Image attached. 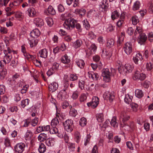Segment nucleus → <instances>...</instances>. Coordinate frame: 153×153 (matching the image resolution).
I'll return each instance as SVG.
<instances>
[{
    "instance_id": "obj_1",
    "label": "nucleus",
    "mask_w": 153,
    "mask_h": 153,
    "mask_svg": "<svg viewBox=\"0 0 153 153\" xmlns=\"http://www.w3.org/2000/svg\"><path fill=\"white\" fill-rule=\"evenodd\" d=\"M146 77L145 74L143 73L138 71H136L134 74L132 78L133 80L137 81L144 80Z\"/></svg>"
},
{
    "instance_id": "obj_2",
    "label": "nucleus",
    "mask_w": 153,
    "mask_h": 153,
    "mask_svg": "<svg viewBox=\"0 0 153 153\" xmlns=\"http://www.w3.org/2000/svg\"><path fill=\"white\" fill-rule=\"evenodd\" d=\"M111 17L112 19H116L119 18H120L121 19L128 18L127 16L126 12H123L120 15V13L116 10H114L111 13Z\"/></svg>"
},
{
    "instance_id": "obj_3",
    "label": "nucleus",
    "mask_w": 153,
    "mask_h": 153,
    "mask_svg": "<svg viewBox=\"0 0 153 153\" xmlns=\"http://www.w3.org/2000/svg\"><path fill=\"white\" fill-rule=\"evenodd\" d=\"M65 130L67 132H71L74 128L73 122L71 120H67L63 123Z\"/></svg>"
},
{
    "instance_id": "obj_4",
    "label": "nucleus",
    "mask_w": 153,
    "mask_h": 153,
    "mask_svg": "<svg viewBox=\"0 0 153 153\" xmlns=\"http://www.w3.org/2000/svg\"><path fill=\"white\" fill-rule=\"evenodd\" d=\"M102 75L103 80L106 82H109L111 81V73L110 72L108 68L103 69L102 71Z\"/></svg>"
},
{
    "instance_id": "obj_5",
    "label": "nucleus",
    "mask_w": 153,
    "mask_h": 153,
    "mask_svg": "<svg viewBox=\"0 0 153 153\" xmlns=\"http://www.w3.org/2000/svg\"><path fill=\"white\" fill-rule=\"evenodd\" d=\"M26 145L23 143H17L14 146V150L16 153H22L25 151Z\"/></svg>"
},
{
    "instance_id": "obj_6",
    "label": "nucleus",
    "mask_w": 153,
    "mask_h": 153,
    "mask_svg": "<svg viewBox=\"0 0 153 153\" xmlns=\"http://www.w3.org/2000/svg\"><path fill=\"white\" fill-rule=\"evenodd\" d=\"M133 45L130 42H126L124 45L123 49L125 53L128 55H130L132 52Z\"/></svg>"
},
{
    "instance_id": "obj_7",
    "label": "nucleus",
    "mask_w": 153,
    "mask_h": 153,
    "mask_svg": "<svg viewBox=\"0 0 153 153\" xmlns=\"http://www.w3.org/2000/svg\"><path fill=\"white\" fill-rule=\"evenodd\" d=\"M76 20H65L63 24L67 29L70 30L74 27Z\"/></svg>"
},
{
    "instance_id": "obj_8",
    "label": "nucleus",
    "mask_w": 153,
    "mask_h": 153,
    "mask_svg": "<svg viewBox=\"0 0 153 153\" xmlns=\"http://www.w3.org/2000/svg\"><path fill=\"white\" fill-rule=\"evenodd\" d=\"M99 103V99L96 96L94 97L91 102L87 103V105L88 107L94 108L98 105Z\"/></svg>"
},
{
    "instance_id": "obj_9",
    "label": "nucleus",
    "mask_w": 153,
    "mask_h": 153,
    "mask_svg": "<svg viewBox=\"0 0 153 153\" xmlns=\"http://www.w3.org/2000/svg\"><path fill=\"white\" fill-rule=\"evenodd\" d=\"M103 97L105 99L109 100L110 102H111L114 99V92H105L104 94Z\"/></svg>"
},
{
    "instance_id": "obj_10",
    "label": "nucleus",
    "mask_w": 153,
    "mask_h": 153,
    "mask_svg": "<svg viewBox=\"0 0 153 153\" xmlns=\"http://www.w3.org/2000/svg\"><path fill=\"white\" fill-rule=\"evenodd\" d=\"M108 4L107 0H102L100 4V10L104 12H106L108 6Z\"/></svg>"
},
{
    "instance_id": "obj_11",
    "label": "nucleus",
    "mask_w": 153,
    "mask_h": 153,
    "mask_svg": "<svg viewBox=\"0 0 153 153\" xmlns=\"http://www.w3.org/2000/svg\"><path fill=\"white\" fill-rule=\"evenodd\" d=\"M143 59V58L142 54L139 52L137 53L133 57V61L136 64H138L140 62H141Z\"/></svg>"
},
{
    "instance_id": "obj_12",
    "label": "nucleus",
    "mask_w": 153,
    "mask_h": 153,
    "mask_svg": "<svg viewBox=\"0 0 153 153\" xmlns=\"http://www.w3.org/2000/svg\"><path fill=\"white\" fill-rule=\"evenodd\" d=\"M58 97L60 99L62 100L67 99L69 97L68 91H60L58 94Z\"/></svg>"
},
{
    "instance_id": "obj_13",
    "label": "nucleus",
    "mask_w": 153,
    "mask_h": 153,
    "mask_svg": "<svg viewBox=\"0 0 153 153\" xmlns=\"http://www.w3.org/2000/svg\"><path fill=\"white\" fill-rule=\"evenodd\" d=\"M147 37L145 33H144L140 34L137 39L138 43L141 45L143 44L146 40Z\"/></svg>"
},
{
    "instance_id": "obj_14",
    "label": "nucleus",
    "mask_w": 153,
    "mask_h": 153,
    "mask_svg": "<svg viewBox=\"0 0 153 153\" xmlns=\"http://www.w3.org/2000/svg\"><path fill=\"white\" fill-rule=\"evenodd\" d=\"M88 74L89 78L93 80H97L98 79L99 76L97 73L89 71L88 72Z\"/></svg>"
},
{
    "instance_id": "obj_15",
    "label": "nucleus",
    "mask_w": 153,
    "mask_h": 153,
    "mask_svg": "<svg viewBox=\"0 0 153 153\" xmlns=\"http://www.w3.org/2000/svg\"><path fill=\"white\" fill-rule=\"evenodd\" d=\"M21 51L23 53L25 57L27 59H32L34 58L33 56L30 55L27 53L26 48L24 45H22L21 46Z\"/></svg>"
},
{
    "instance_id": "obj_16",
    "label": "nucleus",
    "mask_w": 153,
    "mask_h": 153,
    "mask_svg": "<svg viewBox=\"0 0 153 153\" xmlns=\"http://www.w3.org/2000/svg\"><path fill=\"white\" fill-rule=\"evenodd\" d=\"M28 42L30 47L33 48L36 46L37 44L38 40L35 38L31 37L28 39Z\"/></svg>"
},
{
    "instance_id": "obj_17",
    "label": "nucleus",
    "mask_w": 153,
    "mask_h": 153,
    "mask_svg": "<svg viewBox=\"0 0 153 153\" xmlns=\"http://www.w3.org/2000/svg\"><path fill=\"white\" fill-rule=\"evenodd\" d=\"M36 11L33 7L29 8L26 11L27 15L30 17H35L36 14Z\"/></svg>"
},
{
    "instance_id": "obj_18",
    "label": "nucleus",
    "mask_w": 153,
    "mask_h": 153,
    "mask_svg": "<svg viewBox=\"0 0 153 153\" xmlns=\"http://www.w3.org/2000/svg\"><path fill=\"white\" fill-rule=\"evenodd\" d=\"M59 116L60 114L59 113H56V117H55L51 121V125L52 127H57L59 123V122L57 117H58L59 119H60Z\"/></svg>"
},
{
    "instance_id": "obj_19",
    "label": "nucleus",
    "mask_w": 153,
    "mask_h": 153,
    "mask_svg": "<svg viewBox=\"0 0 153 153\" xmlns=\"http://www.w3.org/2000/svg\"><path fill=\"white\" fill-rule=\"evenodd\" d=\"M101 56L103 58L109 59L111 56V54L110 52L106 51L104 49H103L102 50Z\"/></svg>"
},
{
    "instance_id": "obj_20",
    "label": "nucleus",
    "mask_w": 153,
    "mask_h": 153,
    "mask_svg": "<svg viewBox=\"0 0 153 153\" xmlns=\"http://www.w3.org/2000/svg\"><path fill=\"white\" fill-rule=\"evenodd\" d=\"M130 117L125 112H122L121 113L120 116V120L123 123L128 121L130 119Z\"/></svg>"
},
{
    "instance_id": "obj_21",
    "label": "nucleus",
    "mask_w": 153,
    "mask_h": 153,
    "mask_svg": "<svg viewBox=\"0 0 153 153\" xmlns=\"http://www.w3.org/2000/svg\"><path fill=\"white\" fill-rule=\"evenodd\" d=\"M58 87V85L57 83L55 82H53L49 85V89L50 91L53 92L57 89Z\"/></svg>"
},
{
    "instance_id": "obj_22",
    "label": "nucleus",
    "mask_w": 153,
    "mask_h": 153,
    "mask_svg": "<svg viewBox=\"0 0 153 153\" xmlns=\"http://www.w3.org/2000/svg\"><path fill=\"white\" fill-rule=\"evenodd\" d=\"M70 56H68L66 54L62 56L61 58V62L65 64H68L70 62Z\"/></svg>"
},
{
    "instance_id": "obj_23",
    "label": "nucleus",
    "mask_w": 153,
    "mask_h": 153,
    "mask_svg": "<svg viewBox=\"0 0 153 153\" xmlns=\"http://www.w3.org/2000/svg\"><path fill=\"white\" fill-rule=\"evenodd\" d=\"M40 34V31L37 29L33 30L30 33V36L32 37L35 38L39 36Z\"/></svg>"
},
{
    "instance_id": "obj_24",
    "label": "nucleus",
    "mask_w": 153,
    "mask_h": 153,
    "mask_svg": "<svg viewBox=\"0 0 153 153\" xmlns=\"http://www.w3.org/2000/svg\"><path fill=\"white\" fill-rule=\"evenodd\" d=\"M85 82V78L83 76L81 77V79H79L78 82L79 87L82 90L84 88Z\"/></svg>"
},
{
    "instance_id": "obj_25",
    "label": "nucleus",
    "mask_w": 153,
    "mask_h": 153,
    "mask_svg": "<svg viewBox=\"0 0 153 153\" xmlns=\"http://www.w3.org/2000/svg\"><path fill=\"white\" fill-rule=\"evenodd\" d=\"M19 76V75L17 74L13 75L11 79H10L8 80L9 82H10V84L11 85L15 84L16 83L15 79L18 78Z\"/></svg>"
},
{
    "instance_id": "obj_26",
    "label": "nucleus",
    "mask_w": 153,
    "mask_h": 153,
    "mask_svg": "<svg viewBox=\"0 0 153 153\" xmlns=\"http://www.w3.org/2000/svg\"><path fill=\"white\" fill-rule=\"evenodd\" d=\"M55 142L54 138H49L46 140V144L48 146H54Z\"/></svg>"
},
{
    "instance_id": "obj_27",
    "label": "nucleus",
    "mask_w": 153,
    "mask_h": 153,
    "mask_svg": "<svg viewBox=\"0 0 153 153\" xmlns=\"http://www.w3.org/2000/svg\"><path fill=\"white\" fill-rule=\"evenodd\" d=\"M135 95L137 97L140 99L143 97L144 93L141 90L137 89L135 90Z\"/></svg>"
},
{
    "instance_id": "obj_28",
    "label": "nucleus",
    "mask_w": 153,
    "mask_h": 153,
    "mask_svg": "<svg viewBox=\"0 0 153 153\" xmlns=\"http://www.w3.org/2000/svg\"><path fill=\"white\" fill-rule=\"evenodd\" d=\"M39 55L40 57L46 58L48 56V51L46 49H43L39 51Z\"/></svg>"
},
{
    "instance_id": "obj_29",
    "label": "nucleus",
    "mask_w": 153,
    "mask_h": 153,
    "mask_svg": "<svg viewBox=\"0 0 153 153\" xmlns=\"http://www.w3.org/2000/svg\"><path fill=\"white\" fill-rule=\"evenodd\" d=\"M97 47L94 44H91L88 48V51H89V54H91L95 52L97 49Z\"/></svg>"
},
{
    "instance_id": "obj_30",
    "label": "nucleus",
    "mask_w": 153,
    "mask_h": 153,
    "mask_svg": "<svg viewBox=\"0 0 153 153\" xmlns=\"http://www.w3.org/2000/svg\"><path fill=\"white\" fill-rule=\"evenodd\" d=\"M141 6V3L140 1H136L133 4L132 9L134 11L138 10L140 9Z\"/></svg>"
},
{
    "instance_id": "obj_31",
    "label": "nucleus",
    "mask_w": 153,
    "mask_h": 153,
    "mask_svg": "<svg viewBox=\"0 0 153 153\" xmlns=\"http://www.w3.org/2000/svg\"><path fill=\"white\" fill-rule=\"evenodd\" d=\"M5 55L3 57V59L7 64H8L11 61L12 58V55L11 54H5Z\"/></svg>"
},
{
    "instance_id": "obj_32",
    "label": "nucleus",
    "mask_w": 153,
    "mask_h": 153,
    "mask_svg": "<svg viewBox=\"0 0 153 153\" xmlns=\"http://www.w3.org/2000/svg\"><path fill=\"white\" fill-rule=\"evenodd\" d=\"M50 133L51 134H56L58 133V136L59 137H61V135L59 133L57 127H52L51 128L50 131Z\"/></svg>"
},
{
    "instance_id": "obj_33",
    "label": "nucleus",
    "mask_w": 153,
    "mask_h": 153,
    "mask_svg": "<svg viewBox=\"0 0 153 153\" xmlns=\"http://www.w3.org/2000/svg\"><path fill=\"white\" fill-rule=\"evenodd\" d=\"M124 33H121V34L118 37V40H117V46H120L121 45L124 40Z\"/></svg>"
},
{
    "instance_id": "obj_34",
    "label": "nucleus",
    "mask_w": 153,
    "mask_h": 153,
    "mask_svg": "<svg viewBox=\"0 0 153 153\" xmlns=\"http://www.w3.org/2000/svg\"><path fill=\"white\" fill-rule=\"evenodd\" d=\"M76 63L77 65L81 69L84 68L85 63L83 60L80 59L76 60Z\"/></svg>"
},
{
    "instance_id": "obj_35",
    "label": "nucleus",
    "mask_w": 153,
    "mask_h": 153,
    "mask_svg": "<svg viewBox=\"0 0 153 153\" xmlns=\"http://www.w3.org/2000/svg\"><path fill=\"white\" fill-rule=\"evenodd\" d=\"M46 147L44 144L43 143H40L38 149V150L39 153H44L46 151Z\"/></svg>"
},
{
    "instance_id": "obj_36",
    "label": "nucleus",
    "mask_w": 153,
    "mask_h": 153,
    "mask_svg": "<svg viewBox=\"0 0 153 153\" xmlns=\"http://www.w3.org/2000/svg\"><path fill=\"white\" fill-rule=\"evenodd\" d=\"M7 70L5 68H3L0 71V77L1 79H3L7 74Z\"/></svg>"
},
{
    "instance_id": "obj_37",
    "label": "nucleus",
    "mask_w": 153,
    "mask_h": 153,
    "mask_svg": "<svg viewBox=\"0 0 153 153\" xmlns=\"http://www.w3.org/2000/svg\"><path fill=\"white\" fill-rule=\"evenodd\" d=\"M30 122L31 120L29 118L23 120L22 122V127H27L30 125Z\"/></svg>"
},
{
    "instance_id": "obj_38",
    "label": "nucleus",
    "mask_w": 153,
    "mask_h": 153,
    "mask_svg": "<svg viewBox=\"0 0 153 153\" xmlns=\"http://www.w3.org/2000/svg\"><path fill=\"white\" fill-rule=\"evenodd\" d=\"M47 138V135L45 133H41L38 137V140L40 142H43L46 140Z\"/></svg>"
},
{
    "instance_id": "obj_39",
    "label": "nucleus",
    "mask_w": 153,
    "mask_h": 153,
    "mask_svg": "<svg viewBox=\"0 0 153 153\" xmlns=\"http://www.w3.org/2000/svg\"><path fill=\"white\" fill-rule=\"evenodd\" d=\"M125 66L128 74L132 72L134 68L133 65L129 64H126Z\"/></svg>"
},
{
    "instance_id": "obj_40",
    "label": "nucleus",
    "mask_w": 153,
    "mask_h": 153,
    "mask_svg": "<svg viewBox=\"0 0 153 153\" xmlns=\"http://www.w3.org/2000/svg\"><path fill=\"white\" fill-rule=\"evenodd\" d=\"M81 135L79 132L78 131L75 132L74 134V139L76 142L79 143L81 140Z\"/></svg>"
},
{
    "instance_id": "obj_41",
    "label": "nucleus",
    "mask_w": 153,
    "mask_h": 153,
    "mask_svg": "<svg viewBox=\"0 0 153 153\" xmlns=\"http://www.w3.org/2000/svg\"><path fill=\"white\" fill-rule=\"evenodd\" d=\"M132 98V96H130L129 94H127L125 95L124 101L126 103L129 104L131 102Z\"/></svg>"
},
{
    "instance_id": "obj_42",
    "label": "nucleus",
    "mask_w": 153,
    "mask_h": 153,
    "mask_svg": "<svg viewBox=\"0 0 153 153\" xmlns=\"http://www.w3.org/2000/svg\"><path fill=\"white\" fill-rule=\"evenodd\" d=\"M97 120L99 123L102 122L104 120V115L102 113L97 114L96 116Z\"/></svg>"
},
{
    "instance_id": "obj_43",
    "label": "nucleus",
    "mask_w": 153,
    "mask_h": 153,
    "mask_svg": "<svg viewBox=\"0 0 153 153\" xmlns=\"http://www.w3.org/2000/svg\"><path fill=\"white\" fill-rule=\"evenodd\" d=\"M111 126L114 127H117L118 126V124L116 121V117H113L110 122Z\"/></svg>"
},
{
    "instance_id": "obj_44",
    "label": "nucleus",
    "mask_w": 153,
    "mask_h": 153,
    "mask_svg": "<svg viewBox=\"0 0 153 153\" xmlns=\"http://www.w3.org/2000/svg\"><path fill=\"white\" fill-rule=\"evenodd\" d=\"M32 132L30 130H28L25 135V138L26 140H29L32 136Z\"/></svg>"
},
{
    "instance_id": "obj_45",
    "label": "nucleus",
    "mask_w": 153,
    "mask_h": 153,
    "mask_svg": "<svg viewBox=\"0 0 153 153\" xmlns=\"http://www.w3.org/2000/svg\"><path fill=\"white\" fill-rule=\"evenodd\" d=\"M67 145L68 149L70 151L73 152L74 151L75 148V143L69 142L68 143Z\"/></svg>"
},
{
    "instance_id": "obj_46",
    "label": "nucleus",
    "mask_w": 153,
    "mask_h": 153,
    "mask_svg": "<svg viewBox=\"0 0 153 153\" xmlns=\"http://www.w3.org/2000/svg\"><path fill=\"white\" fill-rule=\"evenodd\" d=\"M29 102L30 100L28 99H26L24 100H22L21 103V106L23 108H25V106L28 105Z\"/></svg>"
},
{
    "instance_id": "obj_47",
    "label": "nucleus",
    "mask_w": 153,
    "mask_h": 153,
    "mask_svg": "<svg viewBox=\"0 0 153 153\" xmlns=\"http://www.w3.org/2000/svg\"><path fill=\"white\" fill-rule=\"evenodd\" d=\"M79 124L81 126L84 127L87 124L86 119L84 117H82L80 120Z\"/></svg>"
},
{
    "instance_id": "obj_48",
    "label": "nucleus",
    "mask_w": 153,
    "mask_h": 153,
    "mask_svg": "<svg viewBox=\"0 0 153 153\" xmlns=\"http://www.w3.org/2000/svg\"><path fill=\"white\" fill-rule=\"evenodd\" d=\"M125 68V66L118 68V71L120 74L123 75H126L127 74H128Z\"/></svg>"
},
{
    "instance_id": "obj_49",
    "label": "nucleus",
    "mask_w": 153,
    "mask_h": 153,
    "mask_svg": "<svg viewBox=\"0 0 153 153\" xmlns=\"http://www.w3.org/2000/svg\"><path fill=\"white\" fill-rule=\"evenodd\" d=\"M114 41L113 39L109 38L107 40V46L111 48L114 46Z\"/></svg>"
},
{
    "instance_id": "obj_50",
    "label": "nucleus",
    "mask_w": 153,
    "mask_h": 153,
    "mask_svg": "<svg viewBox=\"0 0 153 153\" xmlns=\"http://www.w3.org/2000/svg\"><path fill=\"white\" fill-rule=\"evenodd\" d=\"M76 12H78L79 16L81 17L84 16L85 12L86 10L83 8H81L80 9H77L76 10Z\"/></svg>"
},
{
    "instance_id": "obj_51",
    "label": "nucleus",
    "mask_w": 153,
    "mask_h": 153,
    "mask_svg": "<svg viewBox=\"0 0 153 153\" xmlns=\"http://www.w3.org/2000/svg\"><path fill=\"white\" fill-rule=\"evenodd\" d=\"M77 114L78 113L77 111L75 109L73 108L70 109L69 112L70 116L74 117L76 116Z\"/></svg>"
},
{
    "instance_id": "obj_52",
    "label": "nucleus",
    "mask_w": 153,
    "mask_h": 153,
    "mask_svg": "<svg viewBox=\"0 0 153 153\" xmlns=\"http://www.w3.org/2000/svg\"><path fill=\"white\" fill-rule=\"evenodd\" d=\"M87 98L86 95L85 93H82L79 96V101L81 102H84Z\"/></svg>"
},
{
    "instance_id": "obj_53",
    "label": "nucleus",
    "mask_w": 153,
    "mask_h": 153,
    "mask_svg": "<svg viewBox=\"0 0 153 153\" xmlns=\"http://www.w3.org/2000/svg\"><path fill=\"white\" fill-rule=\"evenodd\" d=\"M82 44V42L81 40H77L74 43L73 46L75 48H77L79 47Z\"/></svg>"
},
{
    "instance_id": "obj_54",
    "label": "nucleus",
    "mask_w": 153,
    "mask_h": 153,
    "mask_svg": "<svg viewBox=\"0 0 153 153\" xmlns=\"http://www.w3.org/2000/svg\"><path fill=\"white\" fill-rule=\"evenodd\" d=\"M91 138V136L90 134H87L86 137L84 139V145L85 146H86L89 143Z\"/></svg>"
},
{
    "instance_id": "obj_55",
    "label": "nucleus",
    "mask_w": 153,
    "mask_h": 153,
    "mask_svg": "<svg viewBox=\"0 0 153 153\" xmlns=\"http://www.w3.org/2000/svg\"><path fill=\"white\" fill-rule=\"evenodd\" d=\"M47 10L49 14L54 15L56 14V11L51 6H49L48 9Z\"/></svg>"
},
{
    "instance_id": "obj_56",
    "label": "nucleus",
    "mask_w": 153,
    "mask_h": 153,
    "mask_svg": "<svg viewBox=\"0 0 153 153\" xmlns=\"http://www.w3.org/2000/svg\"><path fill=\"white\" fill-rule=\"evenodd\" d=\"M130 106L132 110L136 112L138 109V105L135 103H132L130 104Z\"/></svg>"
},
{
    "instance_id": "obj_57",
    "label": "nucleus",
    "mask_w": 153,
    "mask_h": 153,
    "mask_svg": "<svg viewBox=\"0 0 153 153\" xmlns=\"http://www.w3.org/2000/svg\"><path fill=\"white\" fill-rule=\"evenodd\" d=\"M130 131H132L136 129L135 124L132 121L130 122L129 124Z\"/></svg>"
},
{
    "instance_id": "obj_58",
    "label": "nucleus",
    "mask_w": 153,
    "mask_h": 153,
    "mask_svg": "<svg viewBox=\"0 0 153 153\" xmlns=\"http://www.w3.org/2000/svg\"><path fill=\"white\" fill-rule=\"evenodd\" d=\"M34 23L37 26L41 27L43 25L44 22L43 20H37L34 21Z\"/></svg>"
},
{
    "instance_id": "obj_59",
    "label": "nucleus",
    "mask_w": 153,
    "mask_h": 153,
    "mask_svg": "<svg viewBox=\"0 0 153 153\" xmlns=\"http://www.w3.org/2000/svg\"><path fill=\"white\" fill-rule=\"evenodd\" d=\"M69 84L68 82H65L62 86V90L61 91H68V86Z\"/></svg>"
},
{
    "instance_id": "obj_60",
    "label": "nucleus",
    "mask_w": 153,
    "mask_h": 153,
    "mask_svg": "<svg viewBox=\"0 0 153 153\" xmlns=\"http://www.w3.org/2000/svg\"><path fill=\"white\" fill-rule=\"evenodd\" d=\"M78 75L76 74H71L70 76V79L71 81H75L78 79Z\"/></svg>"
},
{
    "instance_id": "obj_61",
    "label": "nucleus",
    "mask_w": 153,
    "mask_h": 153,
    "mask_svg": "<svg viewBox=\"0 0 153 153\" xmlns=\"http://www.w3.org/2000/svg\"><path fill=\"white\" fill-rule=\"evenodd\" d=\"M120 127L126 131H130L129 125L128 124L124 123L123 124H121Z\"/></svg>"
},
{
    "instance_id": "obj_62",
    "label": "nucleus",
    "mask_w": 153,
    "mask_h": 153,
    "mask_svg": "<svg viewBox=\"0 0 153 153\" xmlns=\"http://www.w3.org/2000/svg\"><path fill=\"white\" fill-rule=\"evenodd\" d=\"M38 121V118L35 117L34 119L32 120L30 124L32 126H35L37 125Z\"/></svg>"
},
{
    "instance_id": "obj_63",
    "label": "nucleus",
    "mask_w": 153,
    "mask_h": 153,
    "mask_svg": "<svg viewBox=\"0 0 153 153\" xmlns=\"http://www.w3.org/2000/svg\"><path fill=\"white\" fill-rule=\"evenodd\" d=\"M142 29L141 26H137V27L134 32L135 35L137 34H139L140 35L142 33Z\"/></svg>"
},
{
    "instance_id": "obj_64",
    "label": "nucleus",
    "mask_w": 153,
    "mask_h": 153,
    "mask_svg": "<svg viewBox=\"0 0 153 153\" xmlns=\"http://www.w3.org/2000/svg\"><path fill=\"white\" fill-rule=\"evenodd\" d=\"M88 37L89 39L92 40L96 37V35L92 32L91 31L88 33Z\"/></svg>"
}]
</instances>
